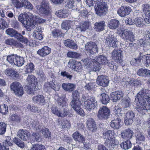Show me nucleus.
<instances>
[{
	"label": "nucleus",
	"instance_id": "obj_1",
	"mask_svg": "<svg viewBox=\"0 0 150 150\" xmlns=\"http://www.w3.org/2000/svg\"><path fill=\"white\" fill-rule=\"evenodd\" d=\"M136 108L142 114H145L150 110V97L142 89L139 92L135 98Z\"/></svg>",
	"mask_w": 150,
	"mask_h": 150
},
{
	"label": "nucleus",
	"instance_id": "obj_2",
	"mask_svg": "<svg viewBox=\"0 0 150 150\" xmlns=\"http://www.w3.org/2000/svg\"><path fill=\"white\" fill-rule=\"evenodd\" d=\"M82 100L84 102L85 108L88 112L94 110L97 105V101L93 96H83Z\"/></svg>",
	"mask_w": 150,
	"mask_h": 150
},
{
	"label": "nucleus",
	"instance_id": "obj_3",
	"mask_svg": "<svg viewBox=\"0 0 150 150\" xmlns=\"http://www.w3.org/2000/svg\"><path fill=\"white\" fill-rule=\"evenodd\" d=\"M37 13L41 16H47L49 13V5L48 1L47 0H43L40 5H37L36 6Z\"/></svg>",
	"mask_w": 150,
	"mask_h": 150
},
{
	"label": "nucleus",
	"instance_id": "obj_4",
	"mask_svg": "<svg viewBox=\"0 0 150 150\" xmlns=\"http://www.w3.org/2000/svg\"><path fill=\"white\" fill-rule=\"evenodd\" d=\"M7 60L10 64L13 65L22 66L24 62L23 58L16 54L8 56Z\"/></svg>",
	"mask_w": 150,
	"mask_h": 150
},
{
	"label": "nucleus",
	"instance_id": "obj_5",
	"mask_svg": "<svg viewBox=\"0 0 150 150\" xmlns=\"http://www.w3.org/2000/svg\"><path fill=\"white\" fill-rule=\"evenodd\" d=\"M142 54L140 53L139 55V57L132 59L130 62L131 65H134L139 64L142 61V58L145 59V64L148 66H150V54H147L144 55H142Z\"/></svg>",
	"mask_w": 150,
	"mask_h": 150
},
{
	"label": "nucleus",
	"instance_id": "obj_6",
	"mask_svg": "<svg viewBox=\"0 0 150 150\" xmlns=\"http://www.w3.org/2000/svg\"><path fill=\"white\" fill-rule=\"evenodd\" d=\"M56 103L59 106H62L63 107L61 109H60V110L59 112V114H62L63 116H58L59 117H64L67 116L68 114V110L67 108L65 107L67 105V103L66 102V100L60 97H58V99L56 101Z\"/></svg>",
	"mask_w": 150,
	"mask_h": 150
},
{
	"label": "nucleus",
	"instance_id": "obj_7",
	"mask_svg": "<svg viewBox=\"0 0 150 150\" xmlns=\"http://www.w3.org/2000/svg\"><path fill=\"white\" fill-rule=\"evenodd\" d=\"M81 102L79 99L73 100L70 103L72 108L76 113L81 116L83 115L84 112L81 108Z\"/></svg>",
	"mask_w": 150,
	"mask_h": 150
},
{
	"label": "nucleus",
	"instance_id": "obj_8",
	"mask_svg": "<svg viewBox=\"0 0 150 150\" xmlns=\"http://www.w3.org/2000/svg\"><path fill=\"white\" fill-rule=\"evenodd\" d=\"M95 8L96 14L100 16L105 14L108 9L107 4L105 2L95 5Z\"/></svg>",
	"mask_w": 150,
	"mask_h": 150
},
{
	"label": "nucleus",
	"instance_id": "obj_9",
	"mask_svg": "<svg viewBox=\"0 0 150 150\" xmlns=\"http://www.w3.org/2000/svg\"><path fill=\"white\" fill-rule=\"evenodd\" d=\"M91 61L90 62L88 63H90L91 64L90 66L93 65V66H96V64L97 66L99 65H105L107 64L108 63V60L107 59L106 57L103 55H101L99 57H98L97 59V61L95 59H93V61L91 62V60L89 59ZM88 66H89V65Z\"/></svg>",
	"mask_w": 150,
	"mask_h": 150
},
{
	"label": "nucleus",
	"instance_id": "obj_10",
	"mask_svg": "<svg viewBox=\"0 0 150 150\" xmlns=\"http://www.w3.org/2000/svg\"><path fill=\"white\" fill-rule=\"evenodd\" d=\"M26 20L27 23H29V28L30 31L32 28H34V27L36 25L37 23L35 21L37 16H34L33 14L30 12L26 13Z\"/></svg>",
	"mask_w": 150,
	"mask_h": 150
},
{
	"label": "nucleus",
	"instance_id": "obj_11",
	"mask_svg": "<svg viewBox=\"0 0 150 150\" xmlns=\"http://www.w3.org/2000/svg\"><path fill=\"white\" fill-rule=\"evenodd\" d=\"M122 38L125 40L133 42L135 40V36L133 33L128 29H124Z\"/></svg>",
	"mask_w": 150,
	"mask_h": 150
},
{
	"label": "nucleus",
	"instance_id": "obj_12",
	"mask_svg": "<svg viewBox=\"0 0 150 150\" xmlns=\"http://www.w3.org/2000/svg\"><path fill=\"white\" fill-rule=\"evenodd\" d=\"M105 42L108 46L116 47H117L118 42L115 36L109 35L107 37Z\"/></svg>",
	"mask_w": 150,
	"mask_h": 150
},
{
	"label": "nucleus",
	"instance_id": "obj_13",
	"mask_svg": "<svg viewBox=\"0 0 150 150\" xmlns=\"http://www.w3.org/2000/svg\"><path fill=\"white\" fill-rule=\"evenodd\" d=\"M109 114V109L106 106H103L99 109L98 116L100 119L102 120L108 118Z\"/></svg>",
	"mask_w": 150,
	"mask_h": 150
},
{
	"label": "nucleus",
	"instance_id": "obj_14",
	"mask_svg": "<svg viewBox=\"0 0 150 150\" xmlns=\"http://www.w3.org/2000/svg\"><path fill=\"white\" fill-rule=\"evenodd\" d=\"M85 49L90 54H94L98 51L97 45L95 42H90L87 43L85 45Z\"/></svg>",
	"mask_w": 150,
	"mask_h": 150
},
{
	"label": "nucleus",
	"instance_id": "obj_15",
	"mask_svg": "<svg viewBox=\"0 0 150 150\" xmlns=\"http://www.w3.org/2000/svg\"><path fill=\"white\" fill-rule=\"evenodd\" d=\"M131 10L129 6H122L117 11L118 14L121 17H125L129 14Z\"/></svg>",
	"mask_w": 150,
	"mask_h": 150
},
{
	"label": "nucleus",
	"instance_id": "obj_16",
	"mask_svg": "<svg viewBox=\"0 0 150 150\" xmlns=\"http://www.w3.org/2000/svg\"><path fill=\"white\" fill-rule=\"evenodd\" d=\"M135 117V114L132 111H129L126 114L125 122L127 125L132 124L133 122V119Z\"/></svg>",
	"mask_w": 150,
	"mask_h": 150
},
{
	"label": "nucleus",
	"instance_id": "obj_17",
	"mask_svg": "<svg viewBox=\"0 0 150 150\" xmlns=\"http://www.w3.org/2000/svg\"><path fill=\"white\" fill-rule=\"evenodd\" d=\"M91 61L88 59H86L84 60H81V62H77L75 60H70L68 62V65L69 66H81V64L82 65V64L83 63L84 66L90 65V63H88L90 62Z\"/></svg>",
	"mask_w": 150,
	"mask_h": 150
},
{
	"label": "nucleus",
	"instance_id": "obj_18",
	"mask_svg": "<svg viewBox=\"0 0 150 150\" xmlns=\"http://www.w3.org/2000/svg\"><path fill=\"white\" fill-rule=\"evenodd\" d=\"M96 82L99 85L105 87L108 86L109 81L105 76L101 75L98 76Z\"/></svg>",
	"mask_w": 150,
	"mask_h": 150
},
{
	"label": "nucleus",
	"instance_id": "obj_19",
	"mask_svg": "<svg viewBox=\"0 0 150 150\" xmlns=\"http://www.w3.org/2000/svg\"><path fill=\"white\" fill-rule=\"evenodd\" d=\"M122 51L120 50H114L112 53V58L117 63H120L122 62Z\"/></svg>",
	"mask_w": 150,
	"mask_h": 150
},
{
	"label": "nucleus",
	"instance_id": "obj_20",
	"mask_svg": "<svg viewBox=\"0 0 150 150\" xmlns=\"http://www.w3.org/2000/svg\"><path fill=\"white\" fill-rule=\"evenodd\" d=\"M12 144V140L10 137H6L4 139L3 144L0 143V148H4V150H9V146H11Z\"/></svg>",
	"mask_w": 150,
	"mask_h": 150
},
{
	"label": "nucleus",
	"instance_id": "obj_21",
	"mask_svg": "<svg viewBox=\"0 0 150 150\" xmlns=\"http://www.w3.org/2000/svg\"><path fill=\"white\" fill-rule=\"evenodd\" d=\"M51 49L47 46H45L37 51V54L42 57H45L51 52Z\"/></svg>",
	"mask_w": 150,
	"mask_h": 150
},
{
	"label": "nucleus",
	"instance_id": "obj_22",
	"mask_svg": "<svg viewBox=\"0 0 150 150\" xmlns=\"http://www.w3.org/2000/svg\"><path fill=\"white\" fill-rule=\"evenodd\" d=\"M123 93L121 91H117L112 92L110 94L111 99L115 102L120 100L123 96Z\"/></svg>",
	"mask_w": 150,
	"mask_h": 150
},
{
	"label": "nucleus",
	"instance_id": "obj_23",
	"mask_svg": "<svg viewBox=\"0 0 150 150\" xmlns=\"http://www.w3.org/2000/svg\"><path fill=\"white\" fill-rule=\"evenodd\" d=\"M86 124L89 130L92 132L96 131L97 129L96 124L93 119L90 118H88Z\"/></svg>",
	"mask_w": 150,
	"mask_h": 150
},
{
	"label": "nucleus",
	"instance_id": "obj_24",
	"mask_svg": "<svg viewBox=\"0 0 150 150\" xmlns=\"http://www.w3.org/2000/svg\"><path fill=\"white\" fill-rule=\"evenodd\" d=\"M26 13H22L20 14L18 17V20L21 22L23 24L24 27L27 30L30 31V28H29V23H27L26 20Z\"/></svg>",
	"mask_w": 150,
	"mask_h": 150
},
{
	"label": "nucleus",
	"instance_id": "obj_25",
	"mask_svg": "<svg viewBox=\"0 0 150 150\" xmlns=\"http://www.w3.org/2000/svg\"><path fill=\"white\" fill-rule=\"evenodd\" d=\"M133 134V132L129 129H127L123 130L121 133L122 138L125 139H131L132 138Z\"/></svg>",
	"mask_w": 150,
	"mask_h": 150
},
{
	"label": "nucleus",
	"instance_id": "obj_26",
	"mask_svg": "<svg viewBox=\"0 0 150 150\" xmlns=\"http://www.w3.org/2000/svg\"><path fill=\"white\" fill-rule=\"evenodd\" d=\"M18 136L22 140L24 141L28 139L29 132L26 130L20 129L18 132Z\"/></svg>",
	"mask_w": 150,
	"mask_h": 150
},
{
	"label": "nucleus",
	"instance_id": "obj_27",
	"mask_svg": "<svg viewBox=\"0 0 150 150\" xmlns=\"http://www.w3.org/2000/svg\"><path fill=\"white\" fill-rule=\"evenodd\" d=\"M32 99L34 103L40 105H44L45 102L44 97L42 95H38L34 96Z\"/></svg>",
	"mask_w": 150,
	"mask_h": 150
},
{
	"label": "nucleus",
	"instance_id": "obj_28",
	"mask_svg": "<svg viewBox=\"0 0 150 150\" xmlns=\"http://www.w3.org/2000/svg\"><path fill=\"white\" fill-rule=\"evenodd\" d=\"M72 137L76 142L83 143L85 142V139L84 137L78 131H76L73 134Z\"/></svg>",
	"mask_w": 150,
	"mask_h": 150
},
{
	"label": "nucleus",
	"instance_id": "obj_29",
	"mask_svg": "<svg viewBox=\"0 0 150 150\" xmlns=\"http://www.w3.org/2000/svg\"><path fill=\"white\" fill-rule=\"evenodd\" d=\"M118 144L119 142L118 141L115 140V138L106 139L105 142V145L110 149L114 148L115 146L118 145Z\"/></svg>",
	"mask_w": 150,
	"mask_h": 150
},
{
	"label": "nucleus",
	"instance_id": "obj_30",
	"mask_svg": "<svg viewBox=\"0 0 150 150\" xmlns=\"http://www.w3.org/2000/svg\"><path fill=\"white\" fill-rule=\"evenodd\" d=\"M121 120L117 117L112 120L110 123V126L114 129H118L121 127Z\"/></svg>",
	"mask_w": 150,
	"mask_h": 150
},
{
	"label": "nucleus",
	"instance_id": "obj_31",
	"mask_svg": "<svg viewBox=\"0 0 150 150\" xmlns=\"http://www.w3.org/2000/svg\"><path fill=\"white\" fill-rule=\"evenodd\" d=\"M105 26V22L101 21L95 23L94 24V28L96 31L100 32L104 30Z\"/></svg>",
	"mask_w": 150,
	"mask_h": 150
},
{
	"label": "nucleus",
	"instance_id": "obj_32",
	"mask_svg": "<svg viewBox=\"0 0 150 150\" xmlns=\"http://www.w3.org/2000/svg\"><path fill=\"white\" fill-rule=\"evenodd\" d=\"M62 88L65 91L71 92L75 88V85L73 83H64L62 84Z\"/></svg>",
	"mask_w": 150,
	"mask_h": 150
},
{
	"label": "nucleus",
	"instance_id": "obj_33",
	"mask_svg": "<svg viewBox=\"0 0 150 150\" xmlns=\"http://www.w3.org/2000/svg\"><path fill=\"white\" fill-rule=\"evenodd\" d=\"M119 24L118 21L116 19H112L108 22V27L110 29H115L118 28Z\"/></svg>",
	"mask_w": 150,
	"mask_h": 150
},
{
	"label": "nucleus",
	"instance_id": "obj_34",
	"mask_svg": "<svg viewBox=\"0 0 150 150\" xmlns=\"http://www.w3.org/2000/svg\"><path fill=\"white\" fill-rule=\"evenodd\" d=\"M64 43L65 46L71 49L75 50L77 49V47L76 44L71 40L67 39L65 40Z\"/></svg>",
	"mask_w": 150,
	"mask_h": 150
},
{
	"label": "nucleus",
	"instance_id": "obj_35",
	"mask_svg": "<svg viewBox=\"0 0 150 150\" xmlns=\"http://www.w3.org/2000/svg\"><path fill=\"white\" fill-rule=\"evenodd\" d=\"M29 85H33V86L37 85L38 82L36 78L33 75H28L26 79Z\"/></svg>",
	"mask_w": 150,
	"mask_h": 150
},
{
	"label": "nucleus",
	"instance_id": "obj_36",
	"mask_svg": "<svg viewBox=\"0 0 150 150\" xmlns=\"http://www.w3.org/2000/svg\"><path fill=\"white\" fill-rule=\"evenodd\" d=\"M6 34L11 37H14L16 38L17 37L19 33H17V31L14 29L12 28H8L6 30Z\"/></svg>",
	"mask_w": 150,
	"mask_h": 150
},
{
	"label": "nucleus",
	"instance_id": "obj_37",
	"mask_svg": "<svg viewBox=\"0 0 150 150\" xmlns=\"http://www.w3.org/2000/svg\"><path fill=\"white\" fill-rule=\"evenodd\" d=\"M9 119L14 123H18L21 121L20 116L16 114H13L10 115Z\"/></svg>",
	"mask_w": 150,
	"mask_h": 150
},
{
	"label": "nucleus",
	"instance_id": "obj_38",
	"mask_svg": "<svg viewBox=\"0 0 150 150\" xmlns=\"http://www.w3.org/2000/svg\"><path fill=\"white\" fill-rule=\"evenodd\" d=\"M89 26V23L87 22H83L81 23L79 27H77L78 30L81 31H85L88 29Z\"/></svg>",
	"mask_w": 150,
	"mask_h": 150
},
{
	"label": "nucleus",
	"instance_id": "obj_39",
	"mask_svg": "<svg viewBox=\"0 0 150 150\" xmlns=\"http://www.w3.org/2000/svg\"><path fill=\"white\" fill-rule=\"evenodd\" d=\"M132 146V144L130 141L128 140L122 142L120 144L121 148L125 150H127L130 148Z\"/></svg>",
	"mask_w": 150,
	"mask_h": 150
},
{
	"label": "nucleus",
	"instance_id": "obj_40",
	"mask_svg": "<svg viewBox=\"0 0 150 150\" xmlns=\"http://www.w3.org/2000/svg\"><path fill=\"white\" fill-rule=\"evenodd\" d=\"M73 21H65L62 24V28L65 30H68L73 25Z\"/></svg>",
	"mask_w": 150,
	"mask_h": 150
},
{
	"label": "nucleus",
	"instance_id": "obj_41",
	"mask_svg": "<svg viewBox=\"0 0 150 150\" xmlns=\"http://www.w3.org/2000/svg\"><path fill=\"white\" fill-rule=\"evenodd\" d=\"M136 141L137 143H141L145 140L144 136L139 131H137L136 134Z\"/></svg>",
	"mask_w": 150,
	"mask_h": 150
},
{
	"label": "nucleus",
	"instance_id": "obj_42",
	"mask_svg": "<svg viewBox=\"0 0 150 150\" xmlns=\"http://www.w3.org/2000/svg\"><path fill=\"white\" fill-rule=\"evenodd\" d=\"M31 150H46L44 145L41 144H33L31 147Z\"/></svg>",
	"mask_w": 150,
	"mask_h": 150
},
{
	"label": "nucleus",
	"instance_id": "obj_43",
	"mask_svg": "<svg viewBox=\"0 0 150 150\" xmlns=\"http://www.w3.org/2000/svg\"><path fill=\"white\" fill-rule=\"evenodd\" d=\"M5 74L11 76H13L16 77L18 76L17 72L12 69H7L5 70Z\"/></svg>",
	"mask_w": 150,
	"mask_h": 150
},
{
	"label": "nucleus",
	"instance_id": "obj_44",
	"mask_svg": "<svg viewBox=\"0 0 150 150\" xmlns=\"http://www.w3.org/2000/svg\"><path fill=\"white\" fill-rule=\"evenodd\" d=\"M113 133L111 130H108L105 131L103 134V137L104 139H113Z\"/></svg>",
	"mask_w": 150,
	"mask_h": 150
},
{
	"label": "nucleus",
	"instance_id": "obj_45",
	"mask_svg": "<svg viewBox=\"0 0 150 150\" xmlns=\"http://www.w3.org/2000/svg\"><path fill=\"white\" fill-rule=\"evenodd\" d=\"M100 95L102 97L101 102L103 104H106L109 102L110 99L108 95L104 93H102Z\"/></svg>",
	"mask_w": 150,
	"mask_h": 150
},
{
	"label": "nucleus",
	"instance_id": "obj_46",
	"mask_svg": "<svg viewBox=\"0 0 150 150\" xmlns=\"http://www.w3.org/2000/svg\"><path fill=\"white\" fill-rule=\"evenodd\" d=\"M13 5L17 8L23 7L22 0H11Z\"/></svg>",
	"mask_w": 150,
	"mask_h": 150
},
{
	"label": "nucleus",
	"instance_id": "obj_47",
	"mask_svg": "<svg viewBox=\"0 0 150 150\" xmlns=\"http://www.w3.org/2000/svg\"><path fill=\"white\" fill-rule=\"evenodd\" d=\"M13 142L17 146L21 148H23L24 147V143L21 141L18 138H14L13 140Z\"/></svg>",
	"mask_w": 150,
	"mask_h": 150
},
{
	"label": "nucleus",
	"instance_id": "obj_48",
	"mask_svg": "<svg viewBox=\"0 0 150 150\" xmlns=\"http://www.w3.org/2000/svg\"><path fill=\"white\" fill-rule=\"evenodd\" d=\"M23 7L28 9L32 10L33 7V5L28 0H22Z\"/></svg>",
	"mask_w": 150,
	"mask_h": 150
},
{
	"label": "nucleus",
	"instance_id": "obj_49",
	"mask_svg": "<svg viewBox=\"0 0 150 150\" xmlns=\"http://www.w3.org/2000/svg\"><path fill=\"white\" fill-rule=\"evenodd\" d=\"M26 106V108L28 109L33 112L38 113L40 111L39 108L36 106L33 105L31 106L30 105L28 104Z\"/></svg>",
	"mask_w": 150,
	"mask_h": 150
},
{
	"label": "nucleus",
	"instance_id": "obj_50",
	"mask_svg": "<svg viewBox=\"0 0 150 150\" xmlns=\"http://www.w3.org/2000/svg\"><path fill=\"white\" fill-rule=\"evenodd\" d=\"M37 85L33 86V85H29V86L27 87L26 91L28 93L31 94L33 93L34 90H37Z\"/></svg>",
	"mask_w": 150,
	"mask_h": 150
},
{
	"label": "nucleus",
	"instance_id": "obj_51",
	"mask_svg": "<svg viewBox=\"0 0 150 150\" xmlns=\"http://www.w3.org/2000/svg\"><path fill=\"white\" fill-rule=\"evenodd\" d=\"M67 55L70 58H78L80 57V54L76 52L69 51L68 52Z\"/></svg>",
	"mask_w": 150,
	"mask_h": 150
},
{
	"label": "nucleus",
	"instance_id": "obj_52",
	"mask_svg": "<svg viewBox=\"0 0 150 150\" xmlns=\"http://www.w3.org/2000/svg\"><path fill=\"white\" fill-rule=\"evenodd\" d=\"M114 111L115 114L119 117L122 116L125 113L124 110L119 107H116L115 108Z\"/></svg>",
	"mask_w": 150,
	"mask_h": 150
},
{
	"label": "nucleus",
	"instance_id": "obj_53",
	"mask_svg": "<svg viewBox=\"0 0 150 150\" xmlns=\"http://www.w3.org/2000/svg\"><path fill=\"white\" fill-rule=\"evenodd\" d=\"M14 92L16 95L18 96H22L24 93L23 89L22 86L17 88Z\"/></svg>",
	"mask_w": 150,
	"mask_h": 150
},
{
	"label": "nucleus",
	"instance_id": "obj_54",
	"mask_svg": "<svg viewBox=\"0 0 150 150\" xmlns=\"http://www.w3.org/2000/svg\"><path fill=\"white\" fill-rule=\"evenodd\" d=\"M14 92L16 95L18 96H22L24 93L23 89L22 86L17 88Z\"/></svg>",
	"mask_w": 150,
	"mask_h": 150
},
{
	"label": "nucleus",
	"instance_id": "obj_55",
	"mask_svg": "<svg viewBox=\"0 0 150 150\" xmlns=\"http://www.w3.org/2000/svg\"><path fill=\"white\" fill-rule=\"evenodd\" d=\"M127 82L128 83L132 86L139 85L140 83V82L139 81H137L134 79H128Z\"/></svg>",
	"mask_w": 150,
	"mask_h": 150
},
{
	"label": "nucleus",
	"instance_id": "obj_56",
	"mask_svg": "<svg viewBox=\"0 0 150 150\" xmlns=\"http://www.w3.org/2000/svg\"><path fill=\"white\" fill-rule=\"evenodd\" d=\"M22 86L21 84L17 81L13 82L10 85V88L11 90L14 91L17 88Z\"/></svg>",
	"mask_w": 150,
	"mask_h": 150
},
{
	"label": "nucleus",
	"instance_id": "obj_57",
	"mask_svg": "<svg viewBox=\"0 0 150 150\" xmlns=\"http://www.w3.org/2000/svg\"><path fill=\"white\" fill-rule=\"evenodd\" d=\"M139 45L141 47H146L149 45V42L144 39H141L139 40Z\"/></svg>",
	"mask_w": 150,
	"mask_h": 150
},
{
	"label": "nucleus",
	"instance_id": "obj_58",
	"mask_svg": "<svg viewBox=\"0 0 150 150\" xmlns=\"http://www.w3.org/2000/svg\"><path fill=\"white\" fill-rule=\"evenodd\" d=\"M134 23L138 27H140L143 25L144 20L141 18L137 17L134 19Z\"/></svg>",
	"mask_w": 150,
	"mask_h": 150
},
{
	"label": "nucleus",
	"instance_id": "obj_59",
	"mask_svg": "<svg viewBox=\"0 0 150 150\" xmlns=\"http://www.w3.org/2000/svg\"><path fill=\"white\" fill-rule=\"evenodd\" d=\"M52 112L57 116H63L62 114H59V113L60 109L56 106H53L51 108Z\"/></svg>",
	"mask_w": 150,
	"mask_h": 150
},
{
	"label": "nucleus",
	"instance_id": "obj_60",
	"mask_svg": "<svg viewBox=\"0 0 150 150\" xmlns=\"http://www.w3.org/2000/svg\"><path fill=\"white\" fill-rule=\"evenodd\" d=\"M6 124L3 122H0V134H3L6 131Z\"/></svg>",
	"mask_w": 150,
	"mask_h": 150
},
{
	"label": "nucleus",
	"instance_id": "obj_61",
	"mask_svg": "<svg viewBox=\"0 0 150 150\" xmlns=\"http://www.w3.org/2000/svg\"><path fill=\"white\" fill-rule=\"evenodd\" d=\"M31 125L32 127L35 130H39L41 128V126L37 120L34 121L32 123Z\"/></svg>",
	"mask_w": 150,
	"mask_h": 150
},
{
	"label": "nucleus",
	"instance_id": "obj_62",
	"mask_svg": "<svg viewBox=\"0 0 150 150\" xmlns=\"http://www.w3.org/2000/svg\"><path fill=\"white\" fill-rule=\"evenodd\" d=\"M8 108L3 104L0 105V112L2 114H5L8 112Z\"/></svg>",
	"mask_w": 150,
	"mask_h": 150
},
{
	"label": "nucleus",
	"instance_id": "obj_63",
	"mask_svg": "<svg viewBox=\"0 0 150 150\" xmlns=\"http://www.w3.org/2000/svg\"><path fill=\"white\" fill-rule=\"evenodd\" d=\"M66 12L64 10H60L56 11L55 14L59 17L65 18L66 16L65 15Z\"/></svg>",
	"mask_w": 150,
	"mask_h": 150
},
{
	"label": "nucleus",
	"instance_id": "obj_64",
	"mask_svg": "<svg viewBox=\"0 0 150 150\" xmlns=\"http://www.w3.org/2000/svg\"><path fill=\"white\" fill-rule=\"evenodd\" d=\"M51 88L55 91H58L60 87V85L56 82H54L50 86Z\"/></svg>",
	"mask_w": 150,
	"mask_h": 150
}]
</instances>
